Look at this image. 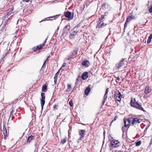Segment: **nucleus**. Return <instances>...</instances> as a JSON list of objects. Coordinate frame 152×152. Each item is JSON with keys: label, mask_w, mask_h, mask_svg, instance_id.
I'll return each mask as SVG.
<instances>
[{"label": "nucleus", "mask_w": 152, "mask_h": 152, "mask_svg": "<svg viewBox=\"0 0 152 152\" xmlns=\"http://www.w3.org/2000/svg\"><path fill=\"white\" fill-rule=\"evenodd\" d=\"M8 51L7 50H6L4 51V53L3 55V57L1 58V59H3L4 58L7 56L8 53Z\"/></svg>", "instance_id": "obj_28"}, {"label": "nucleus", "mask_w": 152, "mask_h": 152, "mask_svg": "<svg viewBox=\"0 0 152 152\" xmlns=\"http://www.w3.org/2000/svg\"><path fill=\"white\" fill-rule=\"evenodd\" d=\"M108 88H107L106 90V91H105V94L107 95L108 93Z\"/></svg>", "instance_id": "obj_50"}, {"label": "nucleus", "mask_w": 152, "mask_h": 152, "mask_svg": "<svg viewBox=\"0 0 152 152\" xmlns=\"http://www.w3.org/2000/svg\"><path fill=\"white\" fill-rule=\"evenodd\" d=\"M34 137L32 135H31L28 137L27 140V143H29L32 140H34Z\"/></svg>", "instance_id": "obj_18"}, {"label": "nucleus", "mask_w": 152, "mask_h": 152, "mask_svg": "<svg viewBox=\"0 0 152 152\" xmlns=\"http://www.w3.org/2000/svg\"><path fill=\"white\" fill-rule=\"evenodd\" d=\"M12 16V15H11L9 13L8 14V13H7V12H6L4 14V18L5 19H6V18H8L9 16L11 17Z\"/></svg>", "instance_id": "obj_20"}, {"label": "nucleus", "mask_w": 152, "mask_h": 152, "mask_svg": "<svg viewBox=\"0 0 152 152\" xmlns=\"http://www.w3.org/2000/svg\"><path fill=\"white\" fill-rule=\"evenodd\" d=\"M80 79V77H78L77 79H76V81H77V82H76V84L77 83V82Z\"/></svg>", "instance_id": "obj_48"}, {"label": "nucleus", "mask_w": 152, "mask_h": 152, "mask_svg": "<svg viewBox=\"0 0 152 152\" xmlns=\"http://www.w3.org/2000/svg\"><path fill=\"white\" fill-rule=\"evenodd\" d=\"M73 56L72 55V54H70L68 56V58H66L65 60H70V59L72 58L73 57Z\"/></svg>", "instance_id": "obj_30"}, {"label": "nucleus", "mask_w": 152, "mask_h": 152, "mask_svg": "<svg viewBox=\"0 0 152 152\" xmlns=\"http://www.w3.org/2000/svg\"><path fill=\"white\" fill-rule=\"evenodd\" d=\"M149 12L150 13H152V4L149 7Z\"/></svg>", "instance_id": "obj_37"}, {"label": "nucleus", "mask_w": 152, "mask_h": 152, "mask_svg": "<svg viewBox=\"0 0 152 152\" xmlns=\"http://www.w3.org/2000/svg\"><path fill=\"white\" fill-rule=\"evenodd\" d=\"M79 26L78 24L72 30L69 36L71 38H73V37L76 35L77 33L79 31V29L78 28Z\"/></svg>", "instance_id": "obj_3"}, {"label": "nucleus", "mask_w": 152, "mask_h": 152, "mask_svg": "<svg viewBox=\"0 0 152 152\" xmlns=\"http://www.w3.org/2000/svg\"><path fill=\"white\" fill-rule=\"evenodd\" d=\"M111 48H109V51H110V50H111Z\"/></svg>", "instance_id": "obj_57"}, {"label": "nucleus", "mask_w": 152, "mask_h": 152, "mask_svg": "<svg viewBox=\"0 0 152 152\" xmlns=\"http://www.w3.org/2000/svg\"><path fill=\"white\" fill-rule=\"evenodd\" d=\"M67 87L68 89L66 91L69 92L70 91V90H71V85L70 84H68L67 85Z\"/></svg>", "instance_id": "obj_31"}, {"label": "nucleus", "mask_w": 152, "mask_h": 152, "mask_svg": "<svg viewBox=\"0 0 152 152\" xmlns=\"http://www.w3.org/2000/svg\"><path fill=\"white\" fill-rule=\"evenodd\" d=\"M148 38H150L151 39H152V33L150 35Z\"/></svg>", "instance_id": "obj_52"}, {"label": "nucleus", "mask_w": 152, "mask_h": 152, "mask_svg": "<svg viewBox=\"0 0 152 152\" xmlns=\"http://www.w3.org/2000/svg\"><path fill=\"white\" fill-rule=\"evenodd\" d=\"M48 18H45L44 19L42 20L41 21H39V22L40 23L41 22H43V21H46V20H48L49 19H48Z\"/></svg>", "instance_id": "obj_42"}, {"label": "nucleus", "mask_w": 152, "mask_h": 152, "mask_svg": "<svg viewBox=\"0 0 152 152\" xmlns=\"http://www.w3.org/2000/svg\"><path fill=\"white\" fill-rule=\"evenodd\" d=\"M132 18L131 16H129L127 18L126 21V22H129L132 20Z\"/></svg>", "instance_id": "obj_29"}, {"label": "nucleus", "mask_w": 152, "mask_h": 152, "mask_svg": "<svg viewBox=\"0 0 152 152\" xmlns=\"http://www.w3.org/2000/svg\"><path fill=\"white\" fill-rule=\"evenodd\" d=\"M57 106H58L57 105H56V104L54 105L53 107V109H55L56 108V107Z\"/></svg>", "instance_id": "obj_51"}, {"label": "nucleus", "mask_w": 152, "mask_h": 152, "mask_svg": "<svg viewBox=\"0 0 152 152\" xmlns=\"http://www.w3.org/2000/svg\"><path fill=\"white\" fill-rule=\"evenodd\" d=\"M88 73L87 72H85L83 73L81 76V78H82V79L83 80H85L88 77Z\"/></svg>", "instance_id": "obj_15"}, {"label": "nucleus", "mask_w": 152, "mask_h": 152, "mask_svg": "<svg viewBox=\"0 0 152 152\" xmlns=\"http://www.w3.org/2000/svg\"><path fill=\"white\" fill-rule=\"evenodd\" d=\"M24 133H23V135L21 137H22V136L23 135H24Z\"/></svg>", "instance_id": "obj_58"}, {"label": "nucleus", "mask_w": 152, "mask_h": 152, "mask_svg": "<svg viewBox=\"0 0 152 152\" xmlns=\"http://www.w3.org/2000/svg\"><path fill=\"white\" fill-rule=\"evenodd\" d=\"M69 104L71 107H72L73 106V103L72 102L71 100L69 102Z\"/></svg>", "instance_id": "obj_40"}, {"label": "nucleus", "mask_w": 152, "mask_h": 152, "mask_svg": "<svg viewBox=\"0 0 152 152\" xmlns=\"http://www.w3.org/2000/svg\"><path fill=\"white\" fill-rule=\"evenodd\" d=\"M57 78H58L56 77H54V84H55L56 81L57 80Z\"/></svg>", "instance_id": "obj_38"}, {"label": "nucleus", "mask_w": 152, "mask_h": 152, "mask_svg": "<svg viewBox=\"0 0 152 152\" xmlns=\"http://www.w3.org/2000/svg\"><path fill=\"white\" fill-rule=\"evenodd\" d=\"M37 48V47H34L32 48V49L34 51H36L37 50H38Z\"/></svg>", "instance_id": "obj_43"}, {"label": "nucleus", "mask_w": 152, "mask_h": 152, "mask_svg": "<svg viewBox=\"0 0 152 152\" xmlns=\"http://www.w3.org/2000/svg\"><path fill=\"white\" fill-rule=\"evenodd\" d=\"M119 142L118 140H113L110 142L111 146L112 147H116L119 145H118Z\"/></svg>", "instance_id": "obj_8"}, {"label": "nucleus", "mask_w": 152, "mask_h": 152, "mask_svg": "<svg viewBox=\"0 0 152 152\" xmlns=\"http://www.w3.org/2000/svg\"><path fill=\"white\" fill-rule=\"evenodd\" d=\"M44 93H41V99H40V102L42 110L44 105L45 104V96Z\"/></svg>", "instance_id": "obj_6"}, {"label": "nucleus", "mask_w": 152, "mask_h": 152, "mask_svg": "<svg viewBox=\"0 0 152 152\" xmlns=\"http://www.w3.org/2000/svg\"><path fill=\"white\" fill-rule=\"evenodd\" d=\"M45 61L44 62V63L43 64V65L42 66L41 68V69H40V70H42V69L44 67V65H45Z\"/></svg>", "instance_id": "obj_47"}, {"label": "nucleus", "mask_w": 152, "mask_h": 152, "mask_svg": "<svg viewBox=\"0 0 152 152\" xmlns=\"http://www.w3.org/2000/svg\"><path fill=\"white\" fill-rule=\"evenodd\" d=\"M126 64H127L126 60L125 58L122 59L116 65L115 69L117 70H119L121 67L125 66Z\"/></svg>", "instance_id": "obj_2"}, {"label": "nucleus", "mask_w": 152, "mask_h": 152, "mask_svg": "<svg viewBox=\"0 0 152 152\" xmlns=\"http://www.w3.org/2000/svg\"><path fill=\"white\" fill-rule=\"evenodd\" d=\"M107 25V24H105L103 23H98L97 25L96 26V28H98L100 30L101 28L104 27Z\"/></svg>", "instance_id": "obj_10"}, {"label": "nucleus", "mask_w": 152, "mask_h": 152, "mask_svg": "<svg viewBox=\"0 0 152 152\" xmlns=\"http://www.w3.org/2000/svg\"><path fill=\"white\" fill-rule=\"evenodd\" d=\"M107 94H104L103 97L104 100L103 101L102 103V105H103L104 104V103L105 102V101L107 98Z\"/></svg>", "instance_id": "obj_25"}, {"label": "nucleus", "mask_w": 152, "mask_h": 152, "mask_svg": "<svg viewBox=\"0 0 152 152\" xmlns=\"http://www.w3.org/2000/svg\"><path fill=\"white\" fill-rule=\"evenodd\" d=\"M19 21V20H18V21H17V22H18Z\"/></svg>", "instance_id": "obj_59"}, {"label": "nucleus", "mask_w": 152, "mask_h": 152, "mask_svg": "<svg viewBox=\"0 0 152 152\" xmlns=\"http://www.w3.org/2000/svg\"><path fill=\"white\" fill-rule=\"evenodd\" d=\"M151 39L148 38L147 42V43L149 44L151 42Z\"/></svg>", "instance_id": "obj_44"}, {"label": "nucleus", "mask_w": 152, "mask_h": 152, "mask_svg": "<svg viewBox=\"0 0 152 152\" xmlns=\"http://www.w3.org/2000/svg\"><path fill=\"white\" fill-rule=\"evenodd\" d=\"M141 144V141L140 140L136 142L135 144L136 146H139Z\"/></svg>", "instance_id": "obj_35"}, {"label": "nucleus", "mask_w": 152, "mask_h": 152, "mask_svg": "<svg viewBox=\"0 0 152 152\" xmlns=\"http://www.w3.org/2000/svg\"><path fill=\"white\" fill-rule=\"evenodd\" d=\"M64 15L66 18H67L68 20H71L73 18L74 16V14L73 13L72 14L71 12L69 11H67L66 12H65Z\"/></svg>", "instance_id": "obj_4"}, {"label": "nucleus", "mask_w": 152, "mask_h": 152, "mask_svg": "<svg viewBox=\"0 0 152 152\" xmlns=\"http://www.w3.org/2000/svg\"><path fill=\"white\" fill-rule=\"evenodd\" d=\"M61 69V68H60L59 69V70L56 72V73L55 74V76L54 77H56L58 78V75Z\"/></svg>", "instance_id": "obj_36"}, {"label": "nucleus", "mask_w": 152, "mask_h": 152, "mask_svg": "<svg viewBox=\"0 0 152 152\" xmlns=\"http://www.w3.org/2000/svg\"><path fill=\"white\" fill-rule=\"evenodd\" d=\"M151 91L149 86H147L144 92L146 94H148Z\"/></svg>", "instance_id": "obj_13"}, {"label": "nucleus", "mask_w": 152, "mask_h": 152, "mask_svg": "<svg viewBox=\"0 0 152 152\" xmlns=\"http://www.w3.org/2000/svg\"><path fill=\"white\" fill-rule=\"evenodd\" d=\"M14 118V116L12 117L11 119H13V118Z\"/></svg>", "instance_id": "obj_56"}, {"label": "nucleus", "mask_w": 152, "mask_h": 152, "mask_svg": "<svg viewBox=\"0 0 152 152\" xmlns=\"http://www.w3.org/2000/svg\"><path fill=\"white\" fill-rule=\"evenodd\" d=\"M47 89V86L46 85H44L42 87V90L43 92H46Z\"/></svg>", "instance_id": "obj_23"}, {"label": "nucleus", "mask_w": 152, "mask_h": 152, "mask_svg": "<svg viewBox=\"0 0 152 152\" xmlns=\"http://www.w3.org/2000/svg\"><path fill=\"white\" fill-rule=\"evenodd\" d=\"M66 64L65 63H64L61 68L62 67H65L66 66Z\"/></svg>", "instance_id": "obj_49"}, {"label": "nucleus", "mask_w": 152, "mask_h": 152, "mask_svg": "<svg viewBox=\"0 0 152 152\" xmlns=\"http://www.w3.org/2000/svg\"><path fill=\"white\" fill-rule=\"evenodd\" d=\"M108 36H107V37L106 38H107Z\"/></svg>", "instance_id": "obj_60"}, {"label": "nucleus", "mask_w": 152, "mask_h": 152, "mask_svg": "<svg viewBox=\"0 0 152 152\" xmlns=\"http://www.w3.org/2000/svg\"><path fill=\"white\" fill-rule=\"evenodd\" d=\"M13 110H12L11 112L10 113V118H9V119L11 118V115H13Z\"/></svg>", "instance_id": "obj_46"}, {"label": "nucleus", "mask_w": 152, "mask_h": 152, "mask_svg": "<svg viewBox=\"0 0 152 152\" xmlns=\"http://www.w3.org/2000/svg\"><path fill=\"white\" fill-rule=\"evenodd\" d=\"M124 126L125 127H127L129 125L131 122L130 120L129 119H124Z\"/></svg>", "instance_id": "obj_12"}, {"label": "nucleus", "mask_w": 152, "mask_h": 152, "mask_svg": "<svg viewBox=\"0 0 152 152\" xmlns=\"http://www.w3.org/2000/svg\"><path fill=\"white\" fill-rule=\"evenodd\" d=\"M148 121V126H146V127L145 128V129L144 130V133H145V134L146 133V131H147V130L148 128V127H149V126L150 125V121Z\"/></svg>", "instance_id": "obj_26"}, {"label": "nucleus", "mask_w": 152, "mask_h": 152, "mask_svg": "<svg viewBox=\"0 0 152 152\" xmlns=\"http://www.w3.org/2000/svg\"><path fill=\"white\" fill-rule=\"evenodd\" d=\"M65 29L68 28V29H69L70 28V25L69 24H68L66 25L64 27Z\"/></svg>", "instance_id": "obj_39"}, {"label": "nucleus", "mask_w": 152, "mask_h": 152, "mask_svg": "<svg viewBox=\"0 0 152 152\" xmlns=\"http://www.w3.org/2000/svg\"><path fill=\"white\" fill-rule=\"evenodd\" d=\"M125 127H125L124 126H123L122 127V130L123 132H124L125 131H126V129L125 128Z\"/></svg>", "instance_id": "obj_45"}, {"label": "nucleus", "mask_w": 152, "mask_h": 152, "mask_svg": "<svg viewBox=\"0 0 152 152\" xmlns=\"http://www.w3.org/2000/svg\"><path fill=\"white\" fill-rule=\"evenodd\" d=\"M82 64L86 67H88L90 65V62L88 61H83Z\"/></svg>", "instance_id": "obj_14"}, {"label": "nucleus", "mask_w": 152, "mask_h": 152, "mask_svg": "<svg viewBox=\"0 0 152 152\" xmlns=\"http://www.w3.org/2000/svg\"><path fill=\"white\" fill-rule=\"evenodd\" d=\"M115 78H116V81L117 83H120L121 82H120V78L119 76L116 77H115Z\"/></svg>", "instance_id": "obj_34"}, {"label": "nucleus", "mask_w": 152, "mask_h": 152, "mask_svg": "<svg viewBox=\"0 0 152 152\" xmlns=\"http://www.w3.org/2000/svg\"><path fill=\"white\" fill-rule=\"evenodd\" d=\"M117 116H115L114 118L112 120V121H111L110 124V126H111L112 125V123L114 121H115L117 119Z\"/></svg>", "instance_id": "obj_33"}, {"label": "nucleus", "mask_w": 152, "mask_h": 152, "mask_svg": "<svg viewBox=\"0 0 152 152\" xmlns=\"http://www.w3.org/2000/svg\"><path fill=\"white\" fill-rule=\"evenodd\" d=\"M130 104L131 107H132L137 109L142 110L144 112L145 111V110H144V109L141 106L142 105L140 104L136 100L135 98L133 99H131Z\"/></svg>", "instance_id": "obj_1"}, {"label": "nucleus", "mask_w": 152, "mask_h": 152, "mask_svg": "<svg viewBox=\"0 0 152 152\" xmlns=\"http://www.w3.org/2000/svg\"><path fill=\"white\" fill-rule=\"evenodd\" d=\"M104 47V45L103 44H102L101 45L100 48H103Z\"/></svg>", "instance_id": "obj_54"}, {"label": "nucleus", "mask_w": 152, "mask_h": 152, "mask_svg": "<svg viewBox=\"0 0 152 152\" xmlns=\"http://www.w3.org/2000/svg\"><path fill=\"white\" fill-rule=\"evenodd\" d=\"M114 97L116 100L120 102L121 101V99L122 95L121 93L118 91L115 93Z\"/></svg>", "instance_id": "obj_7"}, {"label": "nucleus", "mask_w": 152, "mask_h": 152, "mask_svg": "<svg viewBox=\"0 0 152 152\" xmlns=\"http://www.w3.org/2000/svg\"><path fill=\"white\" fill-rule=\"evenodd\" d=\"M60 15H57L53 16L50 17L49 18L50 19H49V20H53L54 19H56Z\"/></svg>", "instance_id": "obj_17"}, {"label": "nucleus", "mask_w": 152, "mask_h": 152, "mask_svg": "<svg viewBox=\"0 0 152 152\" xmlns=\"http://www.w3.org/2000/svg\"><path fill=\"white\" fill-rule=\"evenodd\" d=\"M128 23V22H126V21L124 25V29H125L126 28V27L127 26Z\"/></svg>", "instance_id": "obj_41"}, {"label": "nucleus", "mask_w": 152, "mask_h": 152, "mask_svg": "<svg viewBox=\"0 0 152 152\" xmlns=\"http://www.w3.org/2000/svg\"><path fill=\"white\" fill-rule=\"evenodd\" d=\"M44 44L42 43V44L39 45L37 46V48L38 50H40L41 49H42L43 46H44Z\"/></svg>", "instance_id": "obj_27"}, {"label": "nucleus", "mask_w": 152, "mask_h": 152, "mask_svg": "<svg viewBox=\"0 0 152 152\" xmlns=\"http://www.w3.org/2000/svg\"><path fill=\"white\" fill-rule=\"evenodd\" d=\"M47 39H48V37L46 38V39H45V41H44V43H44V44H45V43H46V41H47Z\"/></svg>", "instance_id": "obj_53"}, {"label": "nucleus", "mask_w": 152, "mask_h": 152, "mask_svg": "<svg viewBox=\"0 0 152 152\" xmlns=\"http://www.w3.org/2000/svg\"><path fill=\"white\" fill-rule=\"evenodd\" d=\"M89 86H88L84 91L85 95L86 96L88 95L90 91V88Z\"/></svg>", "instance_id": "obj_16"}, {"label": "nucleus", "mask_w": 152, "mask_h": 152, "mask_svg": "<svg viewBox=\"0 0 152 152\" xmlns=\"http://www.w3.org/2000/svg\"><path fill=\"white\" fill-rule=\"evenodd\" d=\"M11 19V17H10L9 18H8V19H6L4 18V20L5 23L6 24H8L10 22V21Z\"/></svg>", "instance_id": "obj_19"}, {"label": "nucleus", "mask_w": 152, "mask_h": 152, "mask_svg": "<svg viewBox=\"0 0 152 152\" xmlns=\"http://www.w3.org/2000/svg\"><path fill=\"white\" fill-rule=\"evenodd\" d=\"M24 1L26 2H28L29 1V0H23L22 1Z\"/></svg>", "instance_id": "obj_55"}, {"label": "nucleus", "mask_w": 152, "mask_h": 152, "mask_svg": "<svg viewBox=\"0 0 152 152\" xmlns=\"http://www.w3.org/2000/svg\"><path fill=\"white\" fill-rule=\"evenodd\" d=\"M13 7H12V8L9 9L7 11V13H8V14L9 13L11 15H12V11L13 10Z\"/></svg>", "instance_id": "obj_22"}, {"label": "nucleus", "mask_w": 152, "mask_h": 152, "mask_svg": "<svg viewBox=\"0 0 152 152\" xmlns=\"http://www.w3.org/2000/svg\"><path fill=\"white\" fill-rule=\"evenodd\" d=\"M86 131L84 130H80L79 131V134L80 137L78 139V142H79V141L82 140L83 139V137L86 134Z\"/></svg>", "instance_id": "obj_5"}, {"label": "nucleus", "mask_w": 152, "mask_h": 152, "mask_svg": "<svg viewBox=\"0 0 152 152\" xmlns=\"http://www.w3.org/2000/svg\"><path fill=\"white\" fill-rule=\"evenodd\" d=\"M66 138H64L61 140V143L63 144L66 142Z\"/></svg>", "instance_id": "obj_32"}, {"label": "nucleus", "mask_w": 152, "mask_h": 152, "mask_svg": "<svg viewBox=\"0 0 152 152\" xmlns=\"http://www.w3.org/2000/svg\"><path fill=\"white\" fill-rule=\"evenodd\" d=\"M3 132L4 136V139H6L8 132H7V130L4 124L3 125Z\"/></svg>", "instance_id": "obj_11"}, {"label": "nucleus", "mask_w": 152, "mask_h": 152, "mask_svg": "<svg viewBox=\"0 0 152 152\" xmlns=\"http://www.w3.org/2000/svg\"><path fill=\"white\" fill-rule=\"evenodd\" d=\"M104 16H105V15H101V17L99 18V20H98L97 22V23H99V22L102 23V22H103V20L104 18Z\"/></svg>", "instance_id": "obj_21"}, {"label": "nucleus", "mask_w": 152, "mask_h": 152, "mask_svg": "<svg viewBox=\"0 0 152 152\" xmlns=\"http://www.w3.org/2000/svg\"><path fill=\"white\" fill-rule=\"evenodd\" d=\"M78 51L77 50H74L73 51L71 52V54L74 56H76L77 54V52Z\"/></svg>", "instance_id": "obj_24"}, {"label": "nucleus", "mask_w": 152, "mask_h": 152, "mask_svg": "<svg viewBox=\"0 0 152 152\" xmlns=\"http://www.w3.org/2000/svg\"><path fill=\"white\" fill-rule=\"evenodd\" d=\"M142 121L141 119L137 118H133L132 123L133 124H136L137 123H140Z\"/></svg>", "instance_id": "obj_9"}]
</instances>
